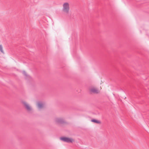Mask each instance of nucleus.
Here are the masks:
<instances>
[{"mask_svg":"<svg viewBox=\"0 0 149 149\" xmlns=\"http://www.w3.org/2000/svg\"><path fill=\"white\" fill-rule=\"evenodd\" d=\"M60 139L62 141L67 143H72L73 141L72 139L65 137H61Z\"/></svg>","mask_w":149,"mask_h":149,"instance_id":"nucleus-1","label":"nucleus"},{"mask_svg":"<svg viewBox=\"0 0 149 149\" xmlns=\"http://www.w3.org/2000/svg\"><path fill=\"white\" fill-rule=\"evenodd\" d=\"M63 11L67 13L68 12L69 10V5L68 3H65L63 4Z\"/></svg>","mask_w":149,"mask_h":149,"instance_id":"nucleus-2","label":"nucleus"},{"mask_svg":"<svg viewBox=\"0 0 149 149\" xmlns=\"http://www.w3.org/2000/svg\"><path fill=\"white\" fill-rule=\"evenodd\" d=\"M55 121L56 123L57 124H62L65 123V122L63 119L61 118H56L55 119Z\"/></svg>","mask_w":149,"mask_h":149,"instance_id":"nucleus-3","label":"nucleus"},{"mask_svg":"<svg viewBox=\"0 0 149 149\" xmlns=\"http://www.w3.org/2000/svg\"><path fill=\"white\" fill-rule=\"evenodd\" d=\"M23 103L25 106L26 108L28 111H30L31 110V108L30 107L28 104H27L26 102H22Z\"/></svg>","mask_w":149,"mask_h":149,"instance_id":"nucleus-4","label":"nucleus"},{"mask_svg":"<svg viewBox=\"0 0 149 149\" xmlns=\"http://www.w3.org/2000/svg\"><path fill=\"white\" fill-rule=\"evenodd\" d=\"M91 121L97 123H100V122L98 120H97L96 119H93L91 120Z\"/></svg>","mask_w":149,"mask_h":149,"instance_id":"nucleus-5","label":"nucleus"},{"mask_svg":"<svg viewBox=\"0 0 149 149\" xmlns=\"http://www.w3.org/2000/svg\"><path fill=\"white\" fill-rule=\"evenodd\" d=\"M91 91L94 93H98V91L97 89L94 88H92L91 89Z\"/></svg>","mask_w":149,"mask_h":149,"instance_id":"nucleus-6","label":"nucleus"},{"mask_svg":"<svg viewBox=\"0 0 149 149\" xmlns=\"http://www.w3.org/2000/svg\"><path fill=\"white\" fill-rule=\"evenodd\" d=\"M38 107L39 108H42L43 107V104L41 102H38Z\"/></svg>","mask_w":149,"mask_h":149,"instance_id":"nucleus-7","label":"nucleus"},{"mask_svg":"<svg viewBox=\"0 0 149 149\" xmlns=\"http://www.w3.org/2000/svg\"><path fill=\"white\" fill-rule=\"evenodd\" d=\"M22 73L26 77H30V76L29 75H28L26 72L25 71H22Z\"/></svg>","mask_w":149,"mask_h":149,"instance_id":"nucleus-8","label":"nucleus"},{"mask_svg":"<svg viewBox=\"0 0 149 149\" xmlns=\"http://www.w3.org/2000/svg\"><path fill=\"white\" fill-rule=\"evenodd\" d=\"M3 47L1 45H0V51L2 53L4 54V52L3 49Z\"/></svg>","mask_w":149,"mask_h":149,"instance_id":"nucleus-9","label":"nucleus"},{"mask_svg":"<svg viewBox=\"0 0 149 149\" xmlns=\"http://www.w3.org/2000/svg\"><path fill=\"white\" fill-rule=\"evenodd\" d=\"M26 77H26H28V78H31V77Z\"/></svg>","mask_w":149,"mask_h":149,"instance_id":"nucleus-10","label":"nucleus"}]
</instances>
